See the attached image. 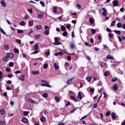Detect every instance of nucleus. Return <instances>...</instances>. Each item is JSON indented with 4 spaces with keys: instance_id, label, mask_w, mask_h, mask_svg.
I'll use <instances>...</instances> for the list:
<instances>
[{
    "instance_id": "c03bdc74",
    "label": "nucleus",
    "mask_w": 125,
    "mask_h": 125,
    "mask_svg": "<svg viewBox=\"0 0 125 125\" xmlns=\"http://www.w3.org/2000/svg\"><path fill=\"white\" fill-rule=\"evenodd\" d=\"M14 51L16 53H18L19 52V50L17 48L14 49Z\"/></svg>"
},
{
    "instance_id": "6ab92c4d",
    "label": "nucleus",
    "mask_w": 125,
    "mask_h": 125,
    "mask_svg": "<svg viewBox=\"0 0 125 125\" xmlns=\"http://www.w3.org/2000/svg\"><path fill=\"white\" fill-rule=\"evenodd\" d=\"M44 33L45 35H48L49 34V31L48 30H46L45 31Z\"/></svg>"
},
{
    "instance_id": "774afa93",
    "label": "nucleus",
    "mask_w": 125,
    "mask_h": 125,
    "mask_svg": "<svg viewBox=\"0 0 125 125\" xmlns=\"http://www.w3.org/2000/svg\"><path fill=\"white\" fill-rule=\"evenodd\" d=\"M10 103L11 106H12L14 104V102H13L12 101H11L10 102Z\"/></svg>"
},
{
    "instance_id": "a211bd4d",
    "label": "nucleus",
    "mask_w": 125,
    "mask_h": 125,
    "mask_svg": "<svg viewBox=\"0 0 125 125\" xmlns=\"http://www.w3.org/2000/svg\"><path fill=\"white\" fill-rule=\"evenodd\" d=\"M53 12L54 13H56L57 12V7L55 6H53Z\"/></svg>"
},
{
    "instance_id": "09e8293b",
    "label": "nucleus",
    "mask_w": 125,
    "mask_h": 125,
    "mask_svg": "<svg viewBox=\"0 0 125 125\" xmlns=\"http://www.w3.org/2000/svg\"><path fill=\"white\" fill-rule=\"evenodd\" d=\"M89 21L91 24H92L93 23L94 20L92 18H91L89 19Z\"/></svg>"
},
{
    "instance_id": "20e7f679",
    "label": "nucleus",
    "mask_w": 125,
    "mask_h": 125,
    "mask_svg": "<svg viewBox=\"0 0 125 125\" xmlns=\"http://www.w3.org/2000/svg\"><path fill=\"white\" fill-rule=\"evenodd\" d=\"M102 9L104 11L102 12L103 15L104 16H106V15L107 13V11L104 8H103Z\"/></svg>"
},
{
    "instance_id": "7ed1b4c3",
    "label": "nucleus",
    "mask_w": 125,
    "mask_h": 125,
    "mask_svg": "<svg viewBox=\"0 0 125 125\" xmlns=\"http://www.w3.org/2000/svg\"><path fill=\"white\" fill-rule=\"evenodd\" d=\"M118 2L117 0H115L113 2V5L114 6H118Z\"/></svg>"
},
{
    "instance_id": "473e14b6",
    "label": "nucleus",
    "mask_w": 125,
    "mask_h": 125,
    "mask_svg": "<svg viewBox=\"0 0 125 125\" xmlns=\"http://www.w3.org/2000/svg\"><path fill=\"white\" fill-rule=\"evenodd\" d=\"M117 79V78L116 77H115L112 78V81L113 82H115Z\"/></svg>"
},
{
    "instance_id": "bb28decb",
    "label": "nucleus",
    "mask_w": 125,
    "mask_h": 125,
    "mask_svg": "<svg viewBox=\"0 0 125 125\" xmlns=\"http://www.w3.org/2000/svg\"><path fill=\"white\" fill-rule=\"evenodd\" d=\"M62 43L60 42H54L53 43V45H59L60 44H62Z\"/></svg>"
},
{
    "instance_id": "37998d69",
    "label": "nucleus",
    "mask_w": 125,
    "mask_h": 125,
    "mask_svg": "<svg viewBox=\"0 0 125 125\" xmlns=\"http://www.w3.org/2000/svg\"><path fill=\"white\" fill-rule=\"evenodd\" d=\"M122 26L121 24L120 23H118L117 24V27L118 28H120Z\"/></svg>"
},
{
    "instance_id": "e2e57ef3",
    "label": "nucleus",
    "mask_w": 125,
    "mask_h": 125,
    "mask_svg": "<svg viewBox=\"0 0 125 125\" xmlns=\"http://www.w3.org/2000/svg\"><path fill=\"white\" fill-rule=\"evenodd\" d=\"M97 103H95V104H94V106H93V108H96L97 106Z\"/></svg>"
},
{
    "instance_id": "0e129e2a",
    "label": "nucleus",
    "mask_w": 125,
    "mask_h": 125,
    "mask_svg": "<svg viewBox=\"0 0 125 125\" xmlns=\"http://www.w3.org/2000/svg\"><path fill=\"white\" fill-rule=\"evenodd\" d=\"M90 92L91 93H94V89L93 88H90Z\"/></svg>"
},
{
    "instance_id": "13d9d810",
    "label": "nucleus",
    "mask_w": 125,
    "mask_h": 125,
    "mask_svg": "<svg viewBox=\"0 0 125 125\" xmlns=\"http://www.w3.org/2000/svg\"><path fill=\"white\" fill-rule=\"evenodd\" d=\"M115 21H114L112 22V23L111 24V25L112 26H114L115 25Z\"/></svg>"
},
{
    "instance_id": "cd10ccee",
    "label": "nucleus",
    "mask_w": 125,
    "mask_h": 125,
    "mask_svg": "<svg viewBox=\"0 0 125 125\" xmlns=\"http://www.w3.org/2000/svg\"><path fill=\"white\" fill-rule=\"evenodd\" d=\"M0 113L1 115H3L5 113V111L3 109H1L0 111Z\"/></svg>"
},
{
    "instance_id": "4be33fe9",
    "label": "nucleus",
    "mask_w": 125,
    "mask_h": 125,
    "mask_svg": "<svg viewBox=\"0 0 125 125\" xmlns=\"http://www.w3.org/2000/svg\"><path fill=\"white\" fill-rule=\"evenodd\" d=\"M54 67L55 68L56 70H57L59 68V66L58 65H57L56 63H55L54 64Z\"/></svg>"
},
{
    "instance_id": "f03ea898",
    "label": "nucleus",
    "mask_w": 125,
    "mask_h": 125,
    "mask_svg": "<svg viewBox=\"0 0 125 125\" xmlns=\"http://www.w3.org/2000/svg\"><path fill=\"white\" fill-rule=\"evenodd\" d=\"M42 86H45L46 87H51V85L48 84V83L47 82V83H45L42 84H41Z\"/></svg>"
},
{
    "instance_id": "79ce46f5",
    "label": "nucleus",
    "mask_w": 125,
    "mask_h": 125,
    "mask_svg": "<svg viewBox=\"0 0 125 125\" xmlns=\"http://www.w3.org/2000/svg\"><path fill=\"white\" fill-rule=\"evenodd\" d=\"M28 100L29 102L30 103H34L35 102L32 100L31 99L29 98Z\"/></svg>"
},
{
    "instance_id": "58836bf2",
    "label": "nucleus",
    "mask_w": 125,
    "mask_h": 125,
    "mask_svg": "<svg viewBox=\"0 0 125 125\" xmlns=\"http://www.w3.org/2000/svg\"><path fill=\"white\" fill-rule=\"evenodd\" d=\"M32 73L33 74H37L39 73V72L38 71H35L32 72Z\"/></svg>"
},
{
    "instance_id": "ddd939ff",
    "label": "nucleus",
    "mask_w": 125,
    "mask_h": 125,
    "mask_svg": "<svg viewBox=\"0 0 125 125\" xmlns=\"http://www.w3.org/2000/svg\"><path fill=\"white\" fill-rule=\"evenodd\" d=\"M61 29L62 31H65L66 30L65 27L63 26H62L61 27Z\"/></svg>"
},
{
    "instance_id": "9b49d317",
    "label": "nucleus",
    "mask_w": 125,
    "mask_h": 125,
    "mask_svg": "<svg viewBox=\"0 0 125 125\" xmlns=\"http://www.w3.org/2000/svg\"><path fill=\"white\" fill-rule=\"evenodd\" d=\"M92 78V77L90 76H87L86 78V79L87 80L88 82H90Z\"/></svg>"
},
{
    "instance_id": "aec40b11",
    "label": "nucleus",
    "mask_w": 125,
    "mask_h": 125,
    "mask_svg": "<svg viewBox=\"0 0 125 125\" xmlns=\"http://www.w3.org/2000/svg\"><path fill=\"white\" fill-rule=\"evenodd\" d=\"M8 58L7 56L3 57L2 58V59L3 61L5 62L7 61L8 60Z\"/></svg>"
},
{
    "instance_id": "39448f33",
    "label": "nucleus",
    "mask_w": 125,
    "mask_h": 125,
    "mask_svg": "<svg viewBox=\"0 0 125 125\" xmlns=\"http://www.w3.org/2000/svg\"><path fill=\"white\" fill-rule=\"evenodd\" d=\"M63 55V53L62 52H57L55 54V55L56 56H58L59 55Z\"/></svg>"
},
{
    "instance_id": "393cba45",
    "label": "nucleus",
    "mask_w": 125,
    "mask_h": 125,
    "mask_svg": "<svg viewBox=\"0 0 125 125\" xmlns=\"http://www.w3.org/2000/svg\"><path fill=\"white\" fill-rule=\"evenodd\" d=\"M38 44H37L34 45L33 46L34 49L35 50H37L38 48Z\"/></svg>"
},
{
    "instance_id": "f257e3e1",
    "label": "nucleus",
    "mask_w": 125,
    "mask_h": 125,
    "mask_svg": "<svg viewBox=\"0 0 125 125\" xmlns=\"http://www.w3.org/2000/svg\"><path fill=\"white\" fill-rule=\"evenodd\" d=\"M7 56L8 58H12L13 57V55L12 53H8L6 55Z\"/></svg>"
},
{
    "instance_id": "f3484780",
    "label": "nucleus",
    "mask_w": 125,
    "mask_h": 125,
    "mask_svg": "<svg viewBox=\"0 0 125 125\" xmlns=\"http://www.w3.org/2000/svg\"><path fill=\"white\" fill-rule=\"evenodd\" d=\"M36 28L37 30H39L42 29V26L40 25H38L36 26Z\"/></svg>"
},
{
    "instance_id": "1a4fd4ad",
    "label": "nucleus",
    "mask_w": 125,
    "mask_h": 125,
    "mask_svg": "<svg viewBox=\"0 0 125 125\" xmlns=\"http://www.w3.org/2000/svg\"><path fill=\"white\" fill-rule=\"evenodd\" d=\"M106 58L107 59H114V57L112 55H108L107 56Z\"/></svg>"
},
{
    "instance_id": "c85d7f7f",
    "label": "nucleus",
    "mask_w": 125,
    "mask_h": 125,
    "mask_svg": "<svg viewBox=\"0 0 125 125\" xmlns=\"http://www.w3.org/2000/svg\"><path fill=\"white\" fill-rule=\"evenodd\" d=\"M5 122L4 121H0V125H5Z\"/></svg>"
},
{
    "instance_id": "2f4dec72",
    "label": "nucleus",
    "mask_w": 125,
    "mask_h": 125,
    "mask_svg": "<svg viewBox=\"0 0 125 125\" xmlns=\"http://www.w3.org/2000/svg\"><path fill=\"white\" fill-rule=\"evenodd\" d=\"M20 25L21 26H23L25 24V22L23 21H21L20 23Z\"/></svg>"
},
{
    "instance_id": "ea45409f",
    "label": "nucleus",
    "mask_w": 125,
    "mask_h": 125,
    "mask_svg": "<svg viewBox=\"0 0 125 125\" xmlns=\"http://www.w3.org/2000/svg\"><path fill=\"white\" fill-rule=\"evenodd\" d=\"M33 21H30L29 22V25L30 26H32L33 25Z\"/></svg>"
},
{
    "instance_id": "052dcab7",
    "label": "nucleus",
    "mask_w": 125,
    "mask_h": 125,
    "mask_svg": "<svg viewBox=\"0 0 125 125\" xmlns=\"http://www.w3.org/2000/svg\"><path fill=\"white\" fill-rule=\"evenodd\" d=\"M28 10L31 13H32L33 12L31 8V9H29Z\"/></svg>"
},
{
    "instance_id": "de8ad7c7",
    "label": "nucleus",
    "mask_w": 125,
    "mask_h": 125,
    "mask_svg": "<svg viewBox=\"0 0 125 125\" xmlns=\"http://www.w3.org/2000/svg\"><path fill=\"white\" fill-rule=\"evenodd\" d=\"M42 96L43 97L46 98L48 97V94L46 93H45L42 94Z\"/></svg>"
},
{
    "instance_id": "a878e982",
    "label": "nucleus",
    "mask_w": 125,
    "mask_h": 125,
    "mask_svg": "<svg viewBox=\"0 0 125 125\" xmlns=\"http://www.w3.org/2000/svg\"><path fill=\"white\" fill-rule=\"evenodd\" d=\"M4 48L5 50H7L9 49V46L8 45H6L4 47Z\"/></svg>"
},
{
    "instance_id": "c9c22d12",
    "label": "nucleus",
    "mask_w": 125,
    "mask_h": 125,
    "mask_svg": "<svg viewBox=\"0 0 125 125\" xmlns=\"http://www.w3.org/2000/svg\"><path fill=\"white\" fill-rule=\"evenodd\" d=\"M70 98L71 100H73L74 101H76V100L75 97L73 96H71L70 97Z\"/></svg>"
},
{
    "instance_id": "680f3d73",
    "label": "nucleus",
    "mask_w": 125,
    "mask_h": 125,
    "mask_svg": "<svg viewBox=\"0 0 125 125\" xmlns=\"http://www.w3.org/2000/svg\"><path fill=\"white\" fill-rule=\"evenodd\" d=\"M106 30L107 31L111 32L112 31L110 29L108 28H107L106 29Z\"/></svg>"
},
{
    "instance_id": "603ef678",
    "label": "nucleus",
    "mask_w": 125,
    "mask_h": 125,
    "mask_svg": "<svg viewBox=\"0 0 125 125\" xmlns=\"http://www.w3.org/2000/svg\"><path fill=\"white\" fill-rule=\"evenodd\" d=\"M28 113V111H24L23 112V115L24 116H26L27 115Z\"/></svg>"
},
{
    "instance_id": "72a5a7b5",
    "label": "nucleus",
    "mask_w": 125,
    "mask_h": 125,
    "mask_svg": "<svg viewBox=\"0 0 125 125\" xmlns=\"http://www.w3.org/2000/svg\"><path fill=\"white\" fill-rule=\"evenodd\" d=\"M0 31L4 34H6L5 32L4 31V30L1 28L0 27Z\"/></svg>"
},
{
    "instance_id": "6e6d98bb",
    "label": "nucleus",
    "mask_w": 125,
    "mask_h": 125,
    "mask_svg": "<svg viewBox=\"0 0 125 125\" xmlns=\"http://www.w3.org/2000/svg\"><path fill=\"white\" fill-rule=\"evenodd\" d=\"M16 42L20 44L21 43V41L19 39H17L16 40Z\"/></svg>"
},
{
    "instance_id": "5fc2aeb1",
    "label": "nucleus",
    "mask_w": 125,
    "mask_h": 125,
    "mask_svg": "<svg viewBox=\"0 0 125 125\" xmlns=\"http://www.w3.org/2000/svg\"><path fill=\"white\" fill-rule=\"evenodd\" d=\"M85 44L87 46H91V45L90 43L87 42H85Z\"/></svg>"
},
{
    "instance_id": "5701e85b",
    "label": "nucleus",
    "mask_w": 125,
    "mask_h": 125,
    "mask_svg": "<svg viewBox=\"0 0 125 125\" xmlns=\"http://www.w3.org/2000/svg\"><path fill=\"white\" fill-rule=\"evenodd\" d=\"M38 17L39 18H42L43 17V14L42 13L38 14Z\"/></svg>"
},
{
    "instance_id": "8fccbe9b",
    "label": "nucleus",
    "mask_w": 125,
    "mask_h": 125,
    "mask_svg": "<svg viewBox=\"0 0 125 125\" xmlns=\"http://www.w3.org/2000/svg\"><path fill=\"white\" fill-rule=\"evenodd\" d=\"M29 18V15H25V17H24V19L25 20H26Z\"/></svg>"
},
{
    "instance_id": "b1692460",
    "label": "nucleus",
    "mask_w": 125,
    "mask_h": 125,
    "mask_svg": "<svg viewBox=\"0 0 125 125\" xmlns=\"http://www.w3.org/2000/svg\"><path fill=\"white\" fill-rule=\"evenodd\" d=\"M41 36L40 35L37 34L35 35V39H38Z\"/></svg>"
},
{
    "instance_id": "6e6552de",
    "label": "nucleus",
    "mask_w": 125,
    "mask_h": 125,
    "mask_svg": "<svg viewBox=\"0 0 125 125\" xmlns=\"http://www.w3.org/2000/svg\"><path fill=\"white\" fill-rule=\"evenodd\" d=\"M25 76L24 75H20L19 78V79L21 80V81H23L24 79Z\"/></svg>"
},
{
    "instance_id": "bf43d9fd",
    "label": "nucleus",
    "mask_w": 125,
    "mask_h": 125,
    "mask_svg": "<svg viewBox=\"0 0 125 125\" xmlns=\"http://www.w3.org/2000/svg\"><path fill=\"white\" fill-rule=\"evenodd\" d=\"M67 59L68 60L70 61L71 60V57L70 56H68L67 57Z\"/></svg>"
},
{
    "instance_id": "3c124183",
    "label": "nucleus",
    "mask_w": 125,
    "mask_h": 125,
    "mask_svg": "<svg viewBox=\"0 0 125 125\" xmlns=\"http://www.w3.org/2000/svg\"><path fill=\"white\" fill-rule=\"evenodd\" d=\"M11 69L10 68L8 67H7L6 69V70L8 72H9L11 71Z\"/></svg>"
},
{
    "instance_id": "0eeeda50",
    "label": "nucleus",
    "mask_w": 125,
    "mask_h": 125,
    "mask_svg": "<svg viewBox=\"0 0 125 125\" xmlns=\"http://www.w3.org/2000/svg\"><path fill=\"white\" fill-rule=\"evenodd\" d=\"M113 88L114 90L115 91L117 90L118 89V87L117 85L115 84L113 86Z\"/></svg>"
},
{
    "instance_id": "4468645a",
    "label": "nucleus",
    "mask_w": 125,
    "mask_h": 125,
    "mask_svg": "<svg viewBox=\"0 0 125 125\" xmlns=\"http://www.w3.org/2000/svg\"><path fill=\"white\" fill-rule=\"evenodd\" d=\"M40 120L42 122H44L46 121V119L44 116H42L41 117Z\"/></svg>"
},
{
    "instance_id": "49530a36",
    "label": "nucleus",
    "mask_w": 125,
    "mask_h": 125,
    "mask_svg": "<svg viewBox=\"0 0 125 125\" xmlns=\"http://www.w3.org/2000/svg\"><path fill=\"white\" fill-rule=\"evenodd\" d=\"M40 4L41 5L42 7H44L45 6V4L44 2L42 1H41L40 2Z\"/></svg>"
},
{
    "instance_id": "a19ab883",
    "label": "nucleus",
    "mask_w": 125,
    "mask_h": 125,
    "mask_svg": "<svg viewBox=\"0 0 125 125\" xmlns=\"http://www.w3.org/2000/svg\"><path fill=\"white\" fill-rule=\"evenodd\" d=\"M114 31L115 33L118 34H120L121 33V31H119L115 30Z\"/></svg>"
},
{
    "instance_id": "9d476101",
    "label": "nucleus",
    "mask_w": 125,
    "mask_h": 125,
    "mask_svg": "<svg viewBox=\"0 0 125 125\" xmlns=\"http://www.w3.org/2000/svg\"><path fill=\"white\" fill-rule=\"evenodd\" d=\"M54 99L57 102H59L60 101V99L57 96H55L54 97Z\"/></svg>"
},
{
    "instance_id": "c756f323",
    "label": "nucleus",
    "mask_w": 125,
    "mask_h": 125,
    "mask_svg": "<svg viewBox=\"0 0 125 125\" xmlns=\"http://www.w3.org/2000/svg\"><path fill=\"white\" fill-rule=\"evenodd\" d=\"M17 32L18 33H22L23 32V31L22 30L18 29L17 30Z\"/></svg>"
},
{
    "instance_id": "69168bd1",
    "label": "nucleus",
    "mask_w": 125,
    "mask_h": 125,
    "mask_svg": "<svg viewBox=\"0 0 125 125\" xmlns=\"http://www.w3.org/2000/svg\"><path fill=\"white\" fill-rule=\"evenodd\" d=\"M75 47V45L74 44H71L70 46V47L71 48H73Z\"/></svg>"
},
{
    "instance_id": "423d86ee",
    "label": "nucleus",
    "mask_w": 125,
    "mask_h": 125,
    "mask_svg": "<svg viewBox=\"0 0 125 125\" xmlns=\"http://www.w3.org/2000/svg\"><path fill=\"white\" fill-rule=\"evenodd\" d=\"M1 4L2 5L3 7L6 6V4L5 1L4 0H2L0 2Z\"/></svg>"
},
{
    "instance_id": "7c9ffc66",
    "label": "nucleus",
    "mask_w": 125,
    "mask_h": 125,
    "mask_svg": "<svg viewBox=\"0 0 125 125\" xmlns=\"http://www.w3.org/2000/svg\"><path fill=\"white\" fill-rule=\"evenodd\" d=\"M62 35L65 37H66L67 35V33L66 31H64L62 34Z\"/></svg>"
},
{
    "instance_id": "338daca9",
    "label": "nucleus",
    "mask_w": 125,
    "mask_h": 125,
    "mask_svg": "<svg viewBox=\"0 0 125 125\" xmlns=\"http://www.w3.org/2000/svg\"><path fill=\"white\" fill-rule=\"evenodd\" d=\"M77 7H78V9H80L81 7V4H78L77 5Z\"/></svg>"
},
{
    "instance_id": "4d7b16f0",
    "label": "nucleus",
    "mask_w": 125,
    "mask_h": 125,
    "mask_svg": "<svg viewBox=\"0 0 125 125\" xmlns=\"http://www.w3.org/2000/svg\"><path fill=\"white\" fill-rule=\"evenodd\" d=\"M95 30L93 29H91V32L92 34H95Z\"/></svg>"
},
{
    "instance_id": "4c0bfd02",
    "label": "nucleus",
    "mask_w": 125,
    "mask_h": 125,
    "mask_svg": "<svg viewBox=\"0 0 125 125\" xmlns=\"http://www.w3.org/2000/svg\"><path fill=\"white\" fill-rule=\"evenodd\" d=\"M108 35L110 38H112L114 36L113 34L110 33H109Z\"/></svg>"
},
{
    "instance_id": "864d4df0",
    "label": "nucleus",
    "mask_w": 125,
    "mask_h": 125,
    "mask_svg": "<svg viewBox=\"0 0 125 125\" xmlns=\"http://www.w3.org/2000/svg\"><path fill=\"white\" fill-rule=\"evenodd\" d=\"M110 111H108L106 113L105 115L107 116H109L110 115Z\"/></svg>"
},
{
    "instance_id": "f8f14e48",
    "label": "nucleus",
    "mask_w": 125,
    "mask_h": 125,
    "mask_svg": "<svg viewBox=\"0 0 125 125\" xmlns=\"http://www.w3.org/2000/svg\"><path fill=\"white\" fill-rule=\"evenodd\" d=\"M21 121L23 122L24 123H27V120L25 117H23Z\"/></svg>"
},
{
    "instance_id": "f704fd0d",
    "label": "nucleus",
    "mask_w": 125,
    "mask_h": 125,
    "mask_svg": "<svg viewBox=\"0 0 125 125\" xmlns=\"http://www.w3.org/2000/svg\"><path fill=\"white\" fill-rule=\"evenodd\" d=\"M109 75V73L107 71H106L104 73V75L105 76H108Z\"/></svg>"
},
{
    "instance_id": "a18cd8bd",
    "label": "nucleus",
    "mask_w": 125,
    "mask_h": 125,
    "mask_svg": "<svg viewBox=\"0 0 125 125\" xmlns=\"http://www.w3.org/2000/svg\"><path fill=\"white\" fill-rule=\"evenodd\" d=\"M48 66L47 64L46 63H45L43 65V68L44 69H45L47 68Z\"/></svg>"
},
{
    "instance_id": "e433bc0d",
    "label": "nucleus",
    "mask_w": 125,
    "mask_h": 125,
    "mask_svg": "<svg viewBox=\"0 0 125 125\" xmlns=\"http://www.w3.org/2000/svg\"><path fill=\"white\" fill-rule=\"evenodd\" d=\"M9 65L10 67H11L14 65V63L12 62H10L9 63Z\"/></svg>"
},
{
    "instance_id": "2eb2a0df",
    "label": "nucleus",
    "mask_w": 125,
    "mask_h": 125,
    "mask_svg": "<svg viewBox=\"0 0 125 125\" xmlns=\"http://www.w3.org/2000/svg\"><path fill=\"white\" fill-rule=\"evenodd\" d=\"M112 117L113 119H115L116 117V114L114 113H112L111 114Z\"/></svg>"
},
{
    "instance_id": "412c9836",
    "label": "nucleus",
    "mask_w": 125,
    "mask_h": 125,
    "mask_svg": "<svg viewBox=\"0 0 125 125\" xmlns=\"http://www.w3.org/2000/svg\"><path fill=\"white\" fill-rule=\"evenodd\" d=\"M73 78H71L69 79L67 81L66 83L68 84H69L71 83V82L72 81L73 79Z\"/></svg>"
},
{
    "instance_id": "dca6fc26",
    "label": "nucleus",
    "mask_w": 125,
    "mask_h": 125,
    "mask_svg": "<svg viewBox=\"0 0 125 125\" xmlns=\"http://www.w3.org/2000/svg\"><path fill=\"white\" fill-rule=\"evenodd\" d=\"M77 97L80 100L82 98V97L81 96L80 92H79L78 93Z\"/></svg>"
}]
</instances>
